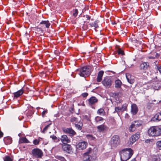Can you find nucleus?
<instances>
[{"label":"nucleus","instance_id":"nucleus-8","mask_svg":"<svg viewBox=\"0 0 161 161\" xmlns=\"http://www.w3.org/2000/svg\"><path fill=\"white\" fill-rule=\"evenodd\" d=\"M112 81L108 77L104 78L102 83L103 85L106 87L109 88L112 85Z\"/></svg>","mask_w":161,"mask_h":161},{"label":"nucleus","instance_id":"nucleus-52","mask_svg":"<svg viewBox=\"0 0 161 161\" xmlns=\"http://www.w3.org/2000/svg\"><path fill=\"white\" fill-rule=\"evenodd\" d=\"M28 37H30V36H29V35L28 34H27L26 33V38L25 39L29 40V38H28Z\"/></svg>","mask_w":161,"mask_h":161},{"label":"nucleus","instance_id":"nucleus-18","mask_svg":"<svg viewBox=\"0 0 161 161\" xmlns=\"http://www.w3.org/2000/svg\"><path fill=\"white\" fill-rule=\"evenodd\" d=\"M152 120L154 121H159L161 120V111L159 113L156 114L153 117L152 119Z\"/></svg>","mask_w":161,"mask_h":161},{"label":"nucleus","instance_id":"nucleus-27","mask_svg":"<svg viewBox=\"0 0 161 161\" xmlns=\"http://www.w3.org/2000/svg\"><path fill=\"white\" fill-rule=\"evenodd\" d=\"M97 128L100 132L105 130L107 129L106 126L103 125L97 126Z\"/></svg>","mask_w":161,"mask_h":161},{"label":"nucleus","instance_id":"nucleus-54","mask_svg":"<svg viewBox=\"0 0 161 161\" xmlns=\"http://www.w3.org/2000/svg\"><path fill=\"white\" fill-rule=\"evenodd\" d=\"M119 46L118 45H116L115 46V48H116V49H118V50L119 49Z\"/></svg>","mask_w":161,"mask_h":161},{"label":"nucleus","instance_id":"nucleus-31","mask_svg":"<svg viewBox=\"0 0 161 161\" xmlns=\"http://www.w3.org/2000/svg\"><path fill=\"white\" fill-rule=\"evenodd\" d=\"M126 79L127 80L128 82L130 84H133L134 82V80L131 79H130L129 78V76H130V75L129 74H126Z\"/></svg>","mask_w":161,"mask_h":161},{"label":"nucleus","instance_id":"nucleus-3","mask_svg":"<svg viewBox=\"0 0 161 161\" xmlns=\"http://www.w3.org/2000/svg\"><path fill=\"white\" fill-rule=\"evenodd\" d=\"M92 70L90 67L86 66L81 68L80 69L79 74L81 77H86L91 74Z\"/></svg>","mask_w":161,"mask_h":161},{"label":"nucleus","instance_id":"nucleus-33","mask_svg":"<svg viewBox=\"0 0 161 161\" xmlns=\"http://www.w3.org/2000/svg\"><path fill=\"white\" fill-rule=\"evenodd\" d=\"M75 127L78 130H80L82 129V127L83 126V124L82 123H80L79 124H75Z\"/></svg>","mask_w":161,"mask_h":161},{"label":"nucleus","instance_id":"nucleus-21","mask_svg":"<svg viewBox=\"0 0 161 161\" xmlns=\"http://www.w3.org/2000/svg\"><path fill=\"white\" fill-rule=\"evenodd\" d=\"M99 21L98 20L95 21L94 22L89 24V25L91 27H94V29L95 31H97V29L99 28V26L98 25V23Z\"/></svg>","mask_w":161,"mask_h":161},{"label":"nucleus","instance_id":"nucleus-5","mask_svg":"<svg viewBox=\"0 0 161 161\" xmlns=\"http://www.w3.org/2000/svg\"><path fill=\"white\" fill-rule=\"evenodd\" d=\"M120 138L119 136L114 135L112 136L110 141V144L112 147H117L120 143Z\"/></svg>","mask_w":161,"mask_h":161},{"label":"nucleus","instance_id":"nucleus-25","mask_svg":"<svg viewBox=\"0 0 161 161\" xmlns=\"http://www.w3.org/2000/svg\"><path fill=\"white\" fill-rule=\"evenodd\" d=\"M95 120L96 123L101 124L103 122L104 119L101 117L97 116L95 118Z\"/></svg>","mask_w":161,"mask_h":161},{"label":"nucleus","instance_id":"nucleus-46","mask_svg":"<svg viewBox=\"0 0 161 161\" xmlns=\"http://www.w3.org/2000/svg\"><path fill=\"white\" fill-rule=\"evenodd\" d=\"M121 110H122L123 111H124L125 110H126L127 108L125 106V104H123L122 105L121 107Z\"/></svg>","mask_w":161,"mask_h":161},{"label":"nucleus","instance_id":"nucleus-57","mask_svg":"<svg viewBox=\"0 0 161 161\" xmlns=\"http://www.w3.org/2000/svg\"><path fill=\"white\" fill-rule=\"evenodd\" d=\"M114 94L115 96H116L117 95V93H114Z\"/></svg>","mask_w":161,"mask_h":161},{"label":"nucleus","instance_id":"nucleus-44","mask_svg":"<svg viewBox=\"0 0 161 161\" xmlns=\"http://www.w3.org/2000/svg\"><path fill=\"white\" fill-rule=\"evenodd\" d=\"M156 145L158 147L160 148V149L161 150V141H158L156 142Z\"/></svg>","mask_w":161,"mask_h":161},{"label":"nucleus","instance_id":"nucleus-20","mask_svg":"<svg viewBox=\"0 0 161 161\" xmlns=\"http://www.w3.org/2000/svg\"><path fill=\"white\" fill-rule=\"evenodd\" d=\"M115 88L117 89L121 88L122 83L120 80L117 79L115 80Z\"/></svg>","mask_w":161,"mask_h":161},{"label":"nucleus","instance_id":"nucleus-39","mask_svg":"<svg viewBox=\"0 0 161 161\" xmlns=\"http://www.w3.org/2000/svg\"><path fill=\"white\" fill-rule=\"evenodd\" d=\"M40 142V140L38 139H36L34 140L33 141V143L36 145H38V144L39 143V142Z\"/></svg>","mask_w":161,"mask_h":161},{"label":"nucleus","instance_id":"nucleus-26","mask_svg":"<svg viewBox=\"0 0 161 161\" xmlns=\"http://www.w3.org/2000/svg\"><path fill=\"white\" fill-rule=\"evenodd\" d=\"M138 24L139 25L141 26L142 27H145L147 26V24L145 22V21L142 19H138Z\"/></svg>","mask_w":161,"mask_h":161},{"label":"nucleus","instance_id":"nucleus-47","mask_svg":"<svg viewBox=\"0 0 161 161\" xmlns=\"http://www.w3.org/2000/svg\"><path fill=\"white\" fill-rule=\"evenodd\" d=\"M84 17H85L87 20H89L91 19V17L87 14L84 15Z\"/></svg>","mask_w":161,"mask_h":161},{"label":"nucleus","instance_id":"nucleus-45","mask_svg":"<svg viewBox=\"0 0 161 161\" xmlns=\"http://www.w3.org/2000/svg\"><path fill=\"white\" fill-rule=\"evenodd\" d=\"M47 109H46L45 110L43 111L42 113V117H44L45 116V115L46 114H47Z\"/></svg>","mask_w":161,"mask_h":161},{"label":"nucleus","instance_id":"nucleus-56","mask_svg":"<svg viewBox=\"0 0 161 161\" xmlns=\"http://www.w3.org/2000/svg\"><path fill=\"white\" fill-rule=\"evenodd\" d=\"M112 25H113L116 24V23L115 21H114V22H112Z\"/></svg>","mask_w":161,"mask_h":161},{"label":"nucleus","instance_id":"nucleus-58","mask_svg":"<svg viewBox=\"0 0 161 161\" xmlns=\"http://www.w3.org/2000/svg\"><path fill=\"white\" fill-rule=\"evenodd\" d=\"M92 43L93 44H95V43H94V42H92Z\"/></svg>","mask_w":161,"mask_h":161},{"label":"nucleus","instance_id":"nucleus-23","mask_svg":"<svg viewBox=\"0 0 161 161\" xmlns=\"http://www.w3.org/2000/svg\"><path fill=\"white\" fill-rule=\"evenodd\" d=\"M104 74V71L103 70L100 71L98 74L97 81L98 82H100L102 80V78Z\"/></svg>","mask_w":161,"mask_h":161},{"label":"nucleus","instance_id":"nucleus-12","mask_svg":"<svg viewBox=\"0 0 161 161\" xmlns=\"http://www.w3.org/2000/svg\"><path fill=\"white\" fill-rule=\"evenodd\" d=\"M60 140H61L63 144L68 143L70 142V139L66 135H63L61 136L59 138Z\"/></svg>","mask_w":161,"mask_h":161},{"label":"nucleus","instance_id":"nucleus-30","mask_svg":"<svg viewBox=\"0 0 161 161\" xmlns=\"http://www.w3.org/2000/svg\"><path fill=\"white\" fill-rule=\"evenodd\" d=\"M50 138H52L56 142H58L60 141L59 138H57L55 135H53L50 136Z\"/></svg>","mask_w":161,"mask_h":161},{"label":"nucleus","instance_id":"nucleus-13","mask_svg":"<svg viewBox=\"0 0 161 161\" xmlns=\"http://www.w3.org/2000/svg\"><path fill=\"white\" fill-rule=\"evenodd\" d=\"M140 136V133L137 132L136 134L131 136L130 138V141L132 144H133L138 139Z\"/></svg>","mask_w":161,"mask_h":161},{"label":"nucleus","instance_id":"nucleus-42","mask_svg":"<svg viewBox=\"0 0 161 161\" xmlns=\"http://www.w3.org/2000/svg\"><path fill=\"white\" fill-rule=\"evenodd\" d=\"M118 54H121L122 55H123L124 54V51L121 50L120 48H119V49L118 51Z\"/></svg>","mask_w":161,"mask_h":161},{"label":"nucleus","instance_id":"nucleus-28","mask_svg":"<svg viewBox=\"0 0 161 161\" xmlns=\"http://www.w3.org/2000/svg\"><path fill=\"white\" fill-rule=\"evenodd\" d=\"M34 28V30L36 32H38L39 33H42L44 30L42 26H39V25L35 27Z\"/></svg>","mask_w":161,"mask_h":161},{"label":"nucleus","instance_id":"nucleus-51","mask_svg":"<svg viewBox=\"0 0 161 161\" xmlns=\"http://www.w3.org/2000/svg\"><path fill=\"white\" fill-rule=\"evenodd\" d=\"M145 142L147 143H150V139H147L145 140Z\"/></svg>","mask_w":161,"mask_h":161},{"label":"nucleus","instance_id":"nucleus-14","mask_svg":"<svg viewBox=\"0 0 161 161\" xmlns=\"http://www.w3.org/2000/svg\"><path fill=\"white\" fill-rule=\"evenodd\" d=\"M88 104L90 106H92L98 101L97 99L95 97L92 96L88 100Z\"/></svg>","mask_w":161,"mask_h":161},{"label":"nucleus","instance_id":"nucleus-34","mask_svg":"<svg viewBox=\"0 0 161 161\" xmlns=\"http://www.w3.org/2000/svg\"><path fill=\"white\" fill-rule=\"evenodd\" d=\"M86 137L90 140H93L95 139L92 135L88 134L86 135Z\"/></svg>","mask_w":161,"mask_h":161},{"label":"nucleus","instance_id":"nucleus-11","mask_svg":"<svg viewBox=\"0 0 161 161\" xmlns=\"http://www.w3.org/2000/svg\"><path fill=\"white\" fill-rule=\"evenodd\" d=\"M150 67L149 63L147 62H143L140 66V70L143 71H146Z\"/></svg>","mask_w":161,"mask_h":161},{"label":"nucleus","instance_id":"nucleus-59","mask_svg":"<svg viewBox=\"0 0 161 161\" xmlns=\"http://www.w3.org/2000/svg\"><path fill=\"white\" fill-rule=\"evenodd\" d=\"M112 72H113L114 74L115 73L114 72H113L112 71H111Z\"/></svg>","mask_w":161,"mask_h":161},{"label":"nucleus","instance_id":"nucleus-1","mask_svg":"<svg viewBox=\"0 0 161 161\" xmlns=\"http://www.w3.org/2000/svg\"><path fill=\"white\" fill-rule=\"evenodd\" d=\"M122 161H126L129 159L133 154V150L130 148H126L119 152Z\"/></svg>","mask_w":161,"mask_h":161},{"label":"nucleus","instance_id":"nucleus-41","mask_svg":"<svg viewBox=\"0 0 161 161\" xmlns=\"http://www.w3.org/2000/svg\"><path fill=\"white\" fill-rule=\"evenodd\" d=\"M121 110V108L119 107H117L115 108V112H116L119 113L120 112Z\"/></svg>","mask_w":161,"mask_h":161},{"label":"nucleus","instance_id":"nucleus-48","mask_svg":"<svg viewBox=\"0 0 161 161\" xmlns=\"http://www.w3.org/2000/svg\"><path fill=\"white\" fill-rule=\"evenodd\" d=\"M88 95V94L87 92H85L82 93L81 94V95L83 97H86Z\"/></svg>","mask_w":161,"mask_h":161},{"label":"nucleus","instance_id":"nucleus-60","mask_svg":"<svg viewBox=\"0 0 161 161\" xmlns=\"http://www.w3.org/2000/svg\"><path fill=\"white\" fill-rule=\"evenodd\" d=\"M47 161V160H46V161Z\"/></svg>","mask_w":161,"mask_h":161},{"label":"nucleus","instance_id":"nucleus-16","mask_svg":"<svg viewBox=\"0 0 161 161\" xmlns=\"http://www.w3.org/2000/svg\"><path fill=\"white\" fill-rule=\"evenodd\" d=\"M24 90L23 88L13 93L14 97V98H17L20 97L24 92Z\"/></svg>","mask_w":161,"mask_h":161},{"label":"nucleus","instance_id":"nucleus-37","mask_svg":"<svg viewBox=\"0 0 161 161\" xmlns=\"http://www.w3.org/2000/svg\"><path fill=\"white\" fill-rule=\"evenodd\" d=\"M13 160L8 156H5L4 158V161H12Z\"/></svg>","mask_w":161,"mask_h":161},{"label":"nucleus","instance_id":"nucleus-19","mask_svg":"<svg viewBox=\"0 0 161 161\" xmlns=\"http://www.w3.org/2000/svg\"><path fill=\"white\" fill-rule=\"evenodd\" d=\"M138 111V108L136 104H133L131 105V112L133 115H136Z\"/></svg>","mask_w":161,"mask_h":161},{"label":"nucleus","instance_id":"nucleus-10","mask_svg":"<svg viewBox=\"0 0 161 161\" xmlns=\"http://www.w3.org/2000/svg\"><path fill=\"white\" fill-rule=\"evenodd\" d=\"M51 25V23L48 20H42L39 24V26H42L44 29L49 28Z\"/></svg>","mask_w":161,"mask_h":161},{"label":"nucleus","instance_id":"nucleus-36","mask_svg":"<svg viewBox=\"0 0 161 161\" xmlns=\"http://www.w3.org/2000/svg\"><path fill=\"white\" fill-rule=\"evenodd\" d=\"M51 124L52 123H51L48 125H46L43 129V130L42 131V132L44 133L47 130L48 128Z\"/></svg>","mask_w":161,"mask_h":161},{"label":"nucleus","instance_id":"nucleus-7","mask_svg":"<svg viewBox=\"0 0 161 161\" xmlns=\"http://www.w3.org/2000/svg\"><path fill=\"white\" fill-rule=\"evenodd\" d=\"M62 130L64 133L69 134L71 136L76 134L75 132L71 128H67L64 127L62 128Z\"/></svg>","mask_w":161,"mask_h":161},{"label":"nucleus","instance_id":"nucleus-55","mask_svg":"<svg viewBox=\"0 0 161 161\" xmlns=\"http://www.w3.org/2000/svg\"><path fill=\"white\" fill-rule=\"evenodd\" d=\"M131 161H136V159L135 158H134L132 159Z\"/></svg>","mask_w":161,"mask_h":161},{"label":"nucleus","instance_id":"nucleus-50","mask_svg":"<svg viewBox=\"0 0 161 161\" xmlns=\"http://www.w3.org/2000/svg\"><path fill=\"white\" fill-rule=\"evenodd\" d=\"M3 132L1 131H0V138L3 136Z\"/></svg>","mask_w":161,"mask_h":161},{"label":"nucleus","instance_id":"nucleus-38","mask_svg":"<svg viewBox=\"0 0 161 161\" xmlns=\"http://www.w3.org/2000/svg\"><path fill=\"white\" fill-rule=\"evenodd\" d=\"M56 158L57 159L61 161H66V159L63 157L60 156H57Z\"/></svg>","mask_w":161,"mask_h":161},{"label":"nucleus","instance_id":"nucleus-43","mask_svg":"<svg viewBox=\"0 0 161 161\" xmlns=\"http://www.w3.org/2000/svg\"><path fill=\"white\" fill-rule=\"evenodd\" d=\"M70 121L71 122H78V119L75 117H73L71 119Z\"/></svg>","mask_w":161,"mask_h":161},{"label":"nucleus","instance_id":"nucleus-4","mask_svg":"<svg viewBox=\"0 0 161 161\" xmlns=\"http://www.w3.org/2000/svg\"><path fill=\"white\" fill-rule=\"evenodd\" d=\"M31 152V154L32 157L35 158H41L43 155L42 151L38 148L33 149Z\"/></svg>","mask_w":161,"mask_h":161},{"label":"nucleus","instance_id":"nucleus-15","mask_svg":"<svg viewBox=\"0 0 161 161\" xmlns=\"http://www.w3.org/2000/svg\"><path fill=\"white\" fill-rule=\"evenodd\" d=\"M87 145V142H86L83 141L79 142L77 145V146L80 149L83 150L86 149Z\"/></svg>","mask_w":161,"mask_h":161},{"label":"nucleus","instance_id":"nucleus-29","mask_svg":"<svg viewBox=\"0 0 161 161\" xmlns=\"http://www.w3.org/2000/svg\"><path fill=\"white\" fill-rule=\"evenodd\" d=\"M97 113L98 114L104 116L105 114V112L104 109L102 108L98 109L97 111Z\"/></svg>","mask_w":161,"mask_h":161},{"label":"nucleus","instance_id":"nucleus-22","mask_svg":"<svg viewBox=\"0 0 161 161\" xmlns=\"http://www.w3.org/2000/svg\"><path fill=\"white\" fill-rule=\"evenodd\" d=\"M4 142L5 144L7 145L11 144L12 142V139L9 136L5 137L3 139Z\"/></svg>","mask_w":161,"mask_h":161},{"label":"nucleus","instance_id":"nucleus-53","mask_svg":"<svg viewBox=\"0 0 161 161\" xmlns=\"http://www.w3.org/2000/svg\"><path fill=\"white\" fill-rule=\"evenodd\" d=\"M148 58L149 59H155V57L153 56H149Z\"/></svg>","mask_w":161,"mask_h":161},{"label":"nucleus","instance_id":"nucleus-40","mask_svg":"<svg viewBox=\"0 0 161 161\" xmlns=\"http://www.w3.org/2000/svg\"><path fill=\"white\" fill-rule=\"evenodd\" d=\"M78 11L77 9H75L73 10V16L74 17H76L78 14Z\"/></svg>","mask_w":161,"mask_h":161},{"label":"nucleus","instance_id":"nucleus-32","mask_svg":"<svg viewBox=\"0 0 161 161\" xmlns=\"http://www.w3.org/2000/svg\"><path fill=\"white\" fill-rule=\"evenodd\" d=\"M21 141L22 143H30L29 141L25 137H23L21 138Z\"/></svg>","mask_w":161,"mask_h":161},{"label":"nucleus","instance_id":"nucleus-24","mask_svg":"<svg viewBox=\"0 0 161 161\" xmlns=\"http://www.w3.org/2000/svg\"><path fill=\"white\" fill-rule=\"evenodd\" d=\"M150 37V39L153 40H154V39H156L157 40H161V34H158L156 36H154L153 34H151Z\"/></svg>","mask_w":161,"mask_h":161},{"label":"nucleus","instance_id":"nucleus-9","mask_svg":"<svg viewBox=\"0 0 161 161\" xmlns=\"http://www.w3.org/2000/svg\"><path fill=\"white\" fill-rule=\"evenodd\" d=\"M62 148L63 151L67 153H69L72 152V147L68 143L62 144Z\"/></svg>","mask_w":161,"mask_h":161},{"label":"nucleus","instance_id":"nucleus-35","mask_svg":"<svg viewBox=\"0 0 161 161\" xmlns=\"http://www.w3.org/2000/svg\"><path fill=\"white\" fill-rule=\"evenodd\" d=\"M154 161H161V155L156 156L154 158Z\"/></svg>","mask_w":161,"mask_h":161},{"label":"nucleus","instance_id":"nucleus-6","mask_svg":"<svg viewBox=\"0 0 161 161\" xmlns=\"http://www.w3.org/2000/svg\"><path fill=\"white\" fill-rule=\"evenodd\" d=\"M142 122L141 120H136L133 122L129 128L130 132L135 131L136 129L142 126Z\"/></svg>","mask_w":161,"mask_h":161},{"label":"nucleus","instance_id":"nucleus-49","mask_svg":"<svg viewBox=\"0 0 161 161\" xmlns=\"http://www.w3.org/2000/svg\"><path fill=\"white\" fill-rule=\"evenodd\" d=\"M157 68L158 70L159 71L160 73L161 74V66L159 65L157 66Z\"/></svg>","mask_w":161,"mask_h":161},{"label":"nucleus","instance_id":"nucleus-2","mask_svg":"<svg viewBox=\"0 0 161 161\" xmlns=\"http://www.w3.org/2000/svg\"><path fill=\"white\" fill-rule=\"evenodd\" d=\"M147 132L150 136H159L161 135V129L157 126H152L148 130Z\"/></svg>","mask_w":161,"mask_h":161},{"label":"nucleus","instance_id":"nucleus-17","mask_svg":"<svg viewBox=\"0 0 161 161\" xmlns=\"http://www.w3.org/2000/svg\"><path fill=\"white\" fill-rule=\"evenodd\" d=\"M89 154V152H87L84 154L83 158V161H91L92 157Z\"/></svg>","mask_w":161,"mask_h":161}]
</instances>
